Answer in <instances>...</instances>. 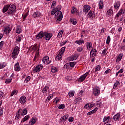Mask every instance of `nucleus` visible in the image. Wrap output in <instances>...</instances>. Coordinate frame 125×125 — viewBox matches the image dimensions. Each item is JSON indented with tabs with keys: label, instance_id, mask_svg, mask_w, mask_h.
Masks as SVG:
<instances>
[{
	"label": "nucleus",
	"instance_id": "obj_1",
	"mask_svg": "<svg viewBox=\"0 0 125 125\" xmlns=\"http://www.w3.org/2000/svg\"><path fill=\"white\" fill-rule=\"evenodd\" d=\"M61 9V6L60 5H58L57 7L55 8H54L51 11V15H54L55 13H57V21L58 22L59 21H61L63 19V15H62V12L61 11H59Z\"/></svg>",
	"mask_w": 125,
	"mask_h": 125
},
{
	"label": "nucleus",
	"instance_id": "obj_2",
	"mask_svg": "<svg viewBox=\"0 0 125 125\" xmlns=\"http://www.w3.org/2000/svg\"><path fill=\"white\" fill-rule=\"evenodd\" d=\"M16 11V6L14 4H9V10L7 12L8 15H13Z\"/></svg>",
	"mask_w": 125,
	"mask_h": 125
},
{
	"label": "nucleus",
	"instance_id": "obj_3",
	"mask_svg": "<svg viewBox=\"0 0 125 125\" xmlns=\"http://www.w3.org/2000/svg\"><path fill=\"white\" fill-rule=\"evenodd\" d=\"M19 47H18V46H16L13 50L12 53V57L13 59H15V58H17L18 54L19 53Z\"/></svg>",
	"mask_w": 125,
	"mask_h": 125
},
{
	"label": "nucleus",
	"instance_id": "obj_4",
	"mask_svg": "<svg viewBox=\"0 0 125 125\" xmlns=\"http://www.w3.org/2000/svg\"><path fill=\"white\" fill-rule=\"evenodd\" d=\"M43 68V66L42 64L37 65L33 69V74L39 73Z\"/></svg>",
	"mask_w": 125,
	"mask_h": 125
},
{
	"label": "nucleus",
	"instance_id": "obj_5",
	"mask_svg": "<svg viewBox=\"0 0 125 125\" xmlns=\"http://www.w3.org/2000/svg\"><path fill=\"white\" fill-rule=\"evenodd\" d=\"M88 74H89V71L85 73L84 74L81 75L80 77L78 79V82H83V81L85 80L86 77H87V76L88 75Z\"/></svg>",
	"mask_w": 125,
	"mask_h": 125
},
{
	"label": "nucleus",
	"instance_id": "obj_6",
	"mask_svg": "<svg viewBox=\"0 0 125 125\" xmlns=\"http://www.w3.org/2000/svg\"><path fill=\"white\" fill-rule=\"evenodd\" d=\"M93 93L95 96H98L100 94V89L98 87H95L93 89Z\"/></svg>",
	"mask_w": 125,
	"mask_h": 125
},
{
	"label": "nucleus",
	"instance_id": "obj_7",
	"mask_svg": "<svg viewBox=\"0 0 125 125\" xmlns=\"http://www.w3.org/2000/svg\"><path fill=\"white\" fill-rule=\"evenodd\" d=\"M44 38L46 40V41H49L51 38H52V33L44 32Z\"/></svg>",
	"mask_w": 125,
	"mask_h": 125
},
{
	"label": "nucleus",
	"instance_id": "obj_8",
	"mask_svg": "<svg viewBox=\"0 0 125 125\" xmlns=\"http://www.w3.org/2000/svg\"><path fill=\"white\" fill-rule=\"evenodd\" d=\"M44 37V32L41 31L37 35L36 38L37 40H41V39H42Z\"/></svg>",
	"mask_w": 125,
	"mask_h": 125
},
{
	"label": "nucleus",
	"instance_id": "obj_9",
	"mask_svg": "<svg viewBox=\"0 0 125 125\" xmlns=\"http://www.w3.org/2000/svg\"><path fill=\"white\" fill-rule=\"evenodd\" d=\"M96 53H97L96 49H92L90 53V57H94V56H96Z\"/></svg>",
	"mask_w": 125,
	"mask_h": 125
},
{
	"label": "nucleus",
	"instance_id": "obj_10",
	"mask_svg": "<svg viewBox=\"0 0 125 125\" xmlns=\"http://www.w3.org/2000/svg\"><path fill=\"white\" fill-rule=\"evenodd\" d=\"M19 101L20 103H21V104H24L26 101H27V98L25 97V96H22L20 97Z\"/></svg>",
	"mask_w": 125,
	"mask_h": 125
},
{
	"label": "nucleus",
	"instance_id": "obj_11",
	"mask_svg": "<svg viewBox=\"0 0 125 125\" xmlns=\"http://www.w3.org/2000/svg\"><path fill=\"white\" fill-rule=\"evenodd\" d=\"M68 118H69V115L66 114L60 118V122H61L62 123H64V122L67 121Z\"/></svg>",
	"mask_w": 125,
	"mask_h": 125
},
{
	"label": "nucleus",
	"instance_id": "obj_12",
	"mask_svg": "<svg viewBox=\"0 0 125 125\" xmlns=\"http://www.w3.org/2000/svg\"><path fill=\"white\" fill-rule=\"evenodd\" d=\"M89 10H90V6H89V5H85L83 6V12H85V14H86V13H87V12H88V11H89Z\"/></svg>",
	"mask_w": 125,
	"mask_h": 125
},
{
	"label": "nucleus",
	"instance_id": "obj_13",
	"mask_svg": "<svg viewBox=\"0 0 125 125\" xmlns=\"http://www.w3.org/2000/svg\"><path fill=\"white\" fill-rule=\"evenodd\" d=\"M78 56H79V55H78V53L74 54L73 55L70 56V61H73V60H76L77 58H78Z\"/></svg>",
	"mask_w": 125,
	"mask_h": 125
},
{
	"label": "nucleus",
	"instance_id": "obj_14",
	"mask_svg": "<svg viewBox=\"0 0 125 125\" xmlns=\"http://www.w3.org/2000/svg\"><path fill=\"white\" fill-rule=\"evenodd\" d=\"M36 122H37V118L33 117L29 121V125H34L36 123Z\"/></svg>",
	"mask_w": 125,
	"mask_h": 125
},
{
	"label": "nucleus",
	"instance_id": "obj_15",
	"mask_svg": "<svg viewBox=\"0 0 125 125\" xmlns=\"http://www.w3.org/2000/svg\"><path fill=\"white\" fill-rule=\"evenodd\" d=\"M9 9V4L5 5L2 9L3 13H5V12H7V11H8Z\"/></svg>",
	"mask_w": 125,
	"mask_h": 125
},
{
	"label": "nucleus",
	"instance_id": "obj_16",
	"mask_svg": "<svg viewBox=\"0 0 125 125\" xmlns=\"http://www.w3.org/2000/svg\"><path fill=\"white\" fill-rule=\"evenodd\" d=\"M69 22L71 24H72V25H76L78 23V21L75 19L71 18L70 19Z\"/></svg>",
	"mask_w": 125,
	"mask_h": 125
},
{
	"label": "nucleus",
	"instance_id": "obj_17",
	"mask_svg": "<svg viewBox=\"0 0 125 125\" xmlns=\"http://www.w3.org/2000/svg\"><path fill=\"white\" fill-rule=\"evenodd\" d=\"M75 43H76V44H78L79 45H81V44H84V41H83V39L76 40L75 41Z\"/></svg>",
	"mask_w": 125,
	"mask_h": 125
},
{
	"label": "nucleus",
	"instance_id": "obj_18",
	"mask_svg": "<svg viewBox=\"0 0 125 125\" xmlns=\"http://www.w3.org/2000/svg\"><path fill=\"white\" fill-rule=\"evenodd\" d=\"M95 16L94 14V12L93 11H90L88 14V17L90 18H93Z\"/></svg>",
	"mask_w": 125,
	"mask_h": 125
},
{
	"label": "nucleus",
	"instance_id": "obj_19",
	"mask_svg": "<svg viewBox=\"0 0 125 125\" xmlns=\"http://www.w3.org/2000/svg\"><path fill=\"white\" fill-rule=\"evenodd\" d=\"M15 71L16 72H19L20 71V67L19 66V63L17 62L15 64Z\"/></svg>",
	"mask_w": 125,
	"mask_h": 125
},
{
	"label": "nucleus",
	"instance_id": "obj_20",
	"mask_svg": "<svg viewBox=\"0 0 125 125\" xmlns=\"http://www.w3.org/2000/svg\"><path fill=\"white\" fill-rule=\"evenodd\" d=\"M41 15L42 14L40 12L38 11L34 13L33 17H34V18H36V17H40Z\"/></svg>",
	"mask_w": 125,
	"mask_h": 125
},
{
	"label": "nucleus",
	"instance_id": "obj_21",
	"mask_svg": "<svg viewBox=\"0 0 125 125\" xmlns=\"http://www.w3.org/2000/svg\"><path fill=\"white\" fill-rule=\"evenodd\" d=\"M121 5V3L119 1H117L114 3V9H118L119 7H120V6Z\"/></svg>",
	"mask_w": 125,
	"mask_h": 125
},
{
	"label": "nucleus",
	"instance_id": "obj_22",
	"mask_svg": "<svg viewBox=\"0 0 125 125\" xmlns=\"http://www.w3.org/2000/svg\"><path fill=\"white\" fill-rule=\"evenodd\" d=\"M22 32V28H21V26H18L16 28V33L17 34H20Z\"/></svg>",
	"mask_w": 125,
	"mask_h": 125
},
{
	"label": "nucleus",
	"instance_id": "obj_23",
	"mask_svg": "<svg viewBox=\"0 0 125 125\" xmlns=\"http://www.w3.org/2000/svg\"><path fill=\"white\" fill-rule=\"evenodd\" d=\"M113 120L114 121H119L120 120V113H117L113 117Z\"/></svg>",
	"mask_w": 125,
	"mask_h": 125
},
{
	"label": "nucleus",
	"instance_id": "obj_24",
	"mask_svg": "<svg viewBox=\"0 0 125 125\" xmlns=\"http://www.w3.org/2000/svg\"><path fill=\"white\" fill-rule=\"evenodd\" d=\"M98 110V108L97 107H96L94 110H92L90 112H89L87 113L88 116H90V115H92V114H94V113H96V111Z\"/></svg>",
	"mask_w": 125,
	"mask_h": 125
},
{
	"label": "nucleus",
	"instance_id": "obj_25",
	"mask_svg": "<svg viewBox=\"0 0 125 125\" xmlns=\"http://www.w3.org/2000/svg\"><path fill=\"white\" fill-rule=\"evenodd\" d=\"M49 91V87L48 86H45L42 90V92L43 93H47Z\"/></svg>",
	"mask_w": 125,
	"mask_h": 125
},
{
	"label": "nucleus",
	"instance_id": "obj_26",
	"mask_svg": "<svg viewBox=\"0 0 125 125\" xmlns=\"http://www.w3.org/2000/svg\"><path fill=\"white\" fill-rule=\"evenodd\" d=\"M29 119H30V115H27L22 119V122L25 123V122H26V121H28Z\"/></svg>",
	"mask_w": 125,
	"mask_h": 125
},
{
	"label": "nucleus",
	"instance_id": "obj_27",
	"mask_svg": "<svg viewBox=\"0 0 125 125\" xmlns=\"http://www.w3.org/2000/svg\"><path fill=\"white\" fill-rule=\"evenodd\" d=\"M49 60V57H48V56L44 57L42 60L43 63H44V64H45V63H46V62H47V61H48Z\"/></svg>",
	"mask_w": 125,
	"mask_h": 125
},
{
	"label": "nucleus",
	"instance_id": "obj_28",
	"mask_svg": "<svg viewBox=\"0 0 125 125\" xmlns=\"http://www.w3.org/2000/svg\"><path fill=\"white\" fill-rule=\"evenodd\" d=\"M87 49H88L89 50H90V48L92 47V44L91 43V42H87Z\"/></svg>",
	"mask_w": 125,
	"mask_h": 125
},
{
	"label": "nucleus",
	"instance_id": "obj_29",
	"mask_svg": "<svg viewBox=\"0 0 125 125\" xmlns=\"http://www.w3.org/2000/svg\"><path fill=\"white\" fill-rule=\"evenodd\" d=\"M104 7V5H103V1L100 0L99 2V9H102Z\"/></svg>",
	"mask_w": 125,
	"mask_h": 125
},
{
	"label": "nucleus",
	"instance_id": "obj_30",
	"mask_svg": "<svg viewBox=\"0 0 125 125\" xmlns=\"http://www.w3.org/2000/svg\"><path fill=\"white\" fill-rule=\"evenodd\" d=\"M112 14H113V10L110 9L108 11H107V12L106 13V15L108 17L111 16V15H112Z\"/></svg>",
	"mask_w": 125,
	"mask_h": 125
},
{
	"label": "nucleus",
	"instance_id": "obj_31",
	"mask_svg": "<svg viewBox=\"0 0 125 125\" xmlns=\"http://www.w3.org/2000/svg\"><path fill=\"white\" fill-rule=\"evenodd\" d=\"M4 32H6V34H9L11 32V29L9 27H6L4 30Z\"/></svg>",
	"mask_w": 125,
	"mask_h": 125
},
{
	"label": "nucleus",
	"instance_id": "obj_32",
	"mask_svg": "<svg viewBox=\"0 0 125 125\" xmlns=\"http://www.w3.org/2000/svg\"><path fill=\"white\" fill-rule=\"evenodd\" d=\"M20 113H21V111L20 110L18 111V114L16 115L15 119V120H18L20 116Z\"/></svg>",
	"mask_w": 125,
	"mask_h": 125
},
{
	"label": "nucleus",
	"instance_id": "obj_33",
	"mask_svg": "<svg viewBox=\"0 0 125 125\" xmlns=\"http://www.w3.org/2000/svg\"><path fill=\"white\" fill-rule=\"evenodd\" d=\"M110 119H111V117L110 116H108V117L105 116L103 118V122L104 123V122H106L107 121H109Z\"/></svg>",
	"mask_w": 125,
	"mask_h": 125
},
{
	"label": "nucleus",
	"instance_id": "obj_34",
	"mask_svg": "<svg viewBox=\"0 0 125 125\" xmlns=\"http://www.w3.org/2000/svg\"><path fill=\"white\" fill-rule=\"evenodd\" d=\"M63 33H64V30H61L58 34V37L61 38V37H62V35H63Z\"/></svg>",
	"mask_w": 125,
	"mask_h": 125
},
{
	"label": "nucleus",
	"instance_id": "obj_35",
	"mask_svg": "<svg viewBox=\"0 0 125 125\" xmlns=\"http://www.w3.org/2000/svg\"><path fill=\"white\" fill-rule=\"evenodd\" d=\"M68 95L70 96V97H73L74 95H75V91H70L68 93Z\"/></svg>",
	"mask_w": 125,
	"mask_h": 125
},
{
	"label": "nucleus",
	"instance_id": "obj_36",
	"mask_svg": "<svg viewBox=\"0 0 125 125\" xmlns=\"http://www.w3.org/2000/svg\"><path fill=\"white\" fill-rule=\"evenodd\" d=\"M51 71L52 73H56V72H57V68H56V67L52 66L51 68Z\"/></svg>",
	"mask_w": 125,
	"mask_h": 125
},
{
	"label": "nucleus",
	"instance_id": "obj_37",
	"mask_svg": "<svg viewBox=\"0 0 125 125\" xmlns=\"http://www.w3.org/2000/svg\"><path fill=\"white\" fill-rule=\"evenodd\" d=\"M110 42H111V37H110V35H108L107 36V38L106 40V44H109Z\"/></svg>",
	"mask_w": 125,
	"mask_h": 125
},
{
	"label": "nucleus",
	"instance_id": "obj_38",
	"mask_svg": "<svg viewBox=\"0 0 125 125\" xmlns=\"http://www.w3.org/2000/svg\"><path fill=\"white\" fill-rule=\"evenodd\" d=\"M28 114V111L27 110V108H24L22 111V113L21 114L22 116H25V115H27Z\"/></svg>",
	"mask_w": 125,
	"mask_h": 125
},
{
	"label": "nucleus",
	"instance_id": "obj_39",
	"mask_svg": "<svg viewBox=\"0 0 125 125\" xmlns=\"http://www.w3.org/2000/svg\"><path fill=\"white\" fill-rule=\"evenodd\" d=\"M60 100V98L56 97V98H55V99L54 100V101H53V103H54V104H56L58 103V102H59Z\"/></svg>",
	"mask_w": 125,
	"mask_h": 125
},
{
	"label": "nucleus",
	"instance_id": "obj_40",
	"mask_svg": "<svg viewBox=\"0 0 125 125\" xmlns=\"http://www.w3.org/2000/svg\"><path fill=\"white\" fill-rule=\"evenodd\" d=\"M17 92H18V91L16 90H14L11 93L10 96H13L14 95H16V94H17Z\"/></svg>",
	"mask_w": 125,
	"mask_h": 125
},
{
	"label": "nucleus",
	"instance_id": "obj_41",
	"mask_svg": "<svg viewBox=\"0 0 125 125\" xmlns=\"http://www.w3.org/2000/svg\"><path fill=\"white\" fill-rule=\"evenodd\" d=\"M75 64H76V62H72L69 63V65H70V67H71L72 68L75 67Z\"/></svg>",
	"mask_w": 125,
	"mask_h": 125
},
{
	"label": "nucleus",
	"instance_id": "obj_42",
	"mask_svg": "<svg viewBox=\"0 0 125 125\" xmlns=\"http://www.w3.org/2000/svg\"><path fill=\"white\" fill-rule=\"evenodd\" d=\"M122 13L123 14V9H120L119 12L116 14V16L119 17V16L122 15Z\"/></svg>",
	"mask_w": 125,
	"mask_h": 125
},
{
	"label": "nucleus",
	"instance_id": "obj_43",
	"mask_svg": "<svg viewBox=\"0 0 125 125\" xmlns=\"http://www.w3.org/2000/svg\"><path fill=\"white\" fill-rule=\"evenodd\" d=\"M119 84H120V82H119L118 81H116V83L114 84L113 88H116V87H117Z\"/></svg>",
	"mask_w": 125,
	"mask_h": 125
},
{
	"label": "nucleus",
	"instance_id": "obj_44",
	"mask_svg": "<svg viewBox=\"0 0 125 125\" xmlns=\"http://www.w3.org/2000/svg\"><path fill=\"white\" fill-rule=\"evenodd\" d=\"M53 97V94H50L49 96L47 98V100L48 102H49L50 101V99H52Z\"/></svg>",
	"mask_w": 125,
	"mask_h": 125
},
{
	"label": "nucleus",
	"instance_id": "obj_45",
	"mask_svg": "<svg viewBox=\"0 0 125 125\" xmlns=\"http://www.w3.org/2000/svg\"><path fill=\"white\" fill-rule=\"evenodd\" d=\"M122 57V55H119V56L116 59V62H119V61H121Z\"/></svg>",
	"mask_w": 125,
	"mask_h": 125
},
{
	"label": "nucleus",
	"instance_id": "obj_46",
	"mask_svg": "<svg viewBox=\"0 0 125 125\" xmlns=\"http://www.w3.org/2000/svg\"><path fill=\"white\" fill-rule=\"evenodd\" d=\"M11 81H12V79H6L5 83H11Z\"/></svg>",
	"mask_w": 125,
	"mask_h": 125
},
{
	"label": "nucleus",
	"instance_id": "obj_47",
	"mask_svg": "<svg viewBox=\"0 0 125 125\" xmlns=\"http://www.w3.org/2000/svg\"><path fill=\"white\" fill-rule=\"evenodd\" d=\"M68 42V40H65V41L62 42L60 43V46H63L66 44V43Z\"/></svg>",
	"mask_w": 125,
	"mask_h": 125
},
{
	"label": "nucleus",
	"instance_id": "obj_48",
	"mask_svg": "<svg viewBox=\"0 0 125 125\" xmlns=\"http://www.w3.org/2000/svg\"><path fill=\"white\" fill-rule=\"evenodd\" d=\"M75 101H76V103H78V102H82L83 101V99L82 98H77L76 99Z\"/></svg>",
	"mask_w": 125,
	"mask_h": 125
},
{
	"label": "nucleus",
	"instance_id": "obj_49",
	"mask_svg": "<svg viewBox=\"0 0 125 125\" xmlns=\"http://www.w3.org/2000/svg\"><path fill=\"white\" fill-rule=\"evenodd\" d=\"M66 50V47H62L61 49V51L60 52L62 53V54L64 53V52H65V50Z\"/></svg>",
	"mask_w": 125,
	"mask_h": 125
},
{
	"label": "nucleus",
	"instance_id": "obj_50",
	"mask_svg": "<svg viewBox=\"0 0 125 125\" xmlns=\"http://www.w3.org/2000/svg\"><path fill=\"white\" fill-rule=\"evenodd\" d=\"M21 40L22 37L21 36H18V38L16 39V42H19Z\"/></svg>",
	"mask_w": 125,
	"mask_h": 125
},
{
	"label": "nucleus",
	"instance_id": "obj_51",
	"mask_svg": "<svg viewBox=\"0 0 125 125\" xmlns=\"http://www.w3.org/2000/svg\"><path fill=\"white\" fill-rule=\"evenodd\" d=\"M3 44H4V41H2L0 42V49H1L3 46Z\"/></svg>",
	"mask_w": 125,
	"mask_h": 125
},
{
	"label": "nucleus",
	"instance_id": "obj_52",
	"mask_svg": "<svg viewBox=\"0 0 125 125\" xmlns=\"http://www.w3.org/2000/svg\"><path fill=\"white\" fill-rule=\"evenodd\" d=\"M58 109H65V104H61L58 106Z\"/></svg>",
	"mask_w": 125,
	"mask_h": 125
},
{
	"label": "nucleus",
	"instance_id": "obj_53",
	"mask_svg": "<svg viewBox=\"0 0 125 125\" xmlns=\"http://www.w3.org/2000/svg\"><path fill=\"white\" fill-rule=\"evenodd\" d=\"M83 47H78L77 49V50L78 52H82V51H83Z\"/></svg>",
	"mask_w": 125,
	"mask_h": 125
},
{
	"label": "nucleus",
	"instance_id": "obj_54",
	"mask_svg": "<svg viewBox=\"0 0 125 125\" xmlns=\"http://www.w3.org/2000/svg\"><path fill=\"white\" fill-rule=\"evenodd\" d=\"M30 80H31V76H28L26 78V79H25L24 82L25 83H28V82H29V81H30Z\"/></svg>",
	"mask_w": 125,
	"mask_h": 125
},
{
	"label": "nucleus",
	"instance_id": "obj_55",
	"mask_svg": "<svg viewBox=\"0 0 125 125\" xmlns=\"http://www.w3.org/2000/svg\"><path fill=\"white\" fill-rule=\"evenodd\" d=\"M5 67V65H4V63H0V69H3V68Z\"/></svg>",
	"mask_w": 125,
	"mask_h": 125
},
{
	"label": "nucleus",
	"instance_id": "obj_56",
	"mask_svg": "<svg viewBox=\"0 0 125 125\" xmlns=\"http://www.w3.org/2000/svg\"><path fill=\"white\" fill-rule=\"evenodd\" d=\"M107 52V49H104L103 51H102V54L103 55H104V54H106Z\"/></svg>",
	"mask_w": 125,
	"mask_h": 125
},
{
	"label": "nucleus",
	"instance_id": "obj_57",
	"mask_svg": "<svg viewBox=\"0 0 125 125\" xmlns=\"http://www.w3.org/2000/svg\"><path fill=\"white\" fill-rule=\"evenodd\" d=\"M84 108L85 109H87V110H89V109H90L89 104H86L84 106Z\"/></svg>",
	"mask_w": 125,
	"mask_h": 125
},
{
	"label": "nucleus",
	"instance_id": "obj_58",
	"mask_svg": "<svg viewBox=\"0 0 125 125\" xmlns=\"http://www.w3.org/2000/svg\"><path fill=\"white\" fill-rule=\"evenodd\" d=\"M3 114V108H0V116H2Z\"/></svg>",
	"mask_w": 125,
	"mask_h": 125
},
{
	"label": "nucleus",
	"instance_id": "obj_59",
	"mask_svg": "<svg viewBox=\"0 0 125 125\" xmlns=\"http://www.w3.org/2000/svg\"><path fill=\"white\" fill-rule=\"evenodd\" d=\"M100 68H101L100 66L97 65L96 67L95 72H97V71H99V70H100Z\"/></svg>",
	"mask_w": 125,
	"mask_h": 125
},
{
	"label": "nucleus",
	"instance_id": "obj_60",
	"mask_svg": "<svg viewBox=\"0 0 125 125\" xmlns=\"http://www.w3.org/2000/svg\"><path fill=\"white\" fill-rule=\"evenodd\" d=\"M55 5H56V2L53 1V3L52 4V5H51V7H54V6H55Z\"/></svg>",
	"mask_w": 125,
	"mask_h": 125
},
{
	"label": "nucleus",
	"instance_id": "obj_61",
	"mask_svg": "<svg viewBox=\"0 0 125 125\" xmlns=\"http://www.w3.org/2000/svg\"><path fill=\"white\" fill-rule=\"evenodd\" d=\"M69 122H70V123H72V122H73V121H74V118L73 117H70L68 119Z\"/></svg>",
	"mask_w": 125,
	"mask_h": 125
},
{
	"label": "nucleus",
	"instance_id": "obj_62",
	"mask_svg": "<svg viewBox=\"0 0 125 125\" xmlns=\"http://www.w3.org/2000/svg\"><path fill=\"white\" fill-rule=\"evenodd\" d=\"M58 56H59V57H61V58L63 56V54L60 52L58 54Z\"/></svg>",
	"mask_w": 125,
	"mask_h": 125
},
{
	"label": "nucleus",
	"instance_id": "obj_63",
	"mask_svg": "<svg viewBox=\"0 0 125 125\" xmlns=\"http://www.w3.org/2000/svg\"><path fill=\"white\" fill-rule=\"evenodd\" d=\"M75 12H77V9L76 8H74L73 10L71 11V13H74Z\"/></svg>",
	"mask_w": 125,
	"mask_h": 125
},
{
	"label": "nucleus",
	"instance_id": "obj_64",
	"mask_svg": "<svg viewBox=\"0 0 125 125\" xmlns=\"http://www.w3.org/2000/svg\"><path fill=\"white\" fill-rule=\"evenodd\" d=\"M3 93L2 92H0V98H2L3 97Z\"/></svg>",
	"mask_w": 125,
	"mask_h": 125
}]
</instances>
